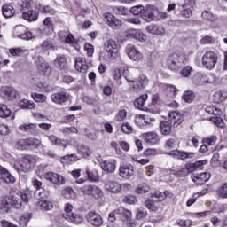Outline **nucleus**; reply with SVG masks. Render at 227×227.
I'll list each match as a JSON object with an SVG mask.
<instances>
[{
  "label": "nucleus",
  "instance_id": "obj_54",
  "mask_svg": "<svg viewBox=\"0 0 227 227\" xmlns=\"http://www.w3.org/2000/svg\"><path fill=\"white\" fill-rule=\"evenodd\" d=\"M29 219H31V214L27 213L23 215L20 218V225H21L22 227L24 226H27V223H29Z\"/></svg>",
  "mask_w": 227,
  "mask_h": 227
},
{
  "label": "nucleus",
  "instance_id": "obj_47",
  "mask_svg": "<svg viewBox=\"0 0 227 227\" xmlns=\"http://www.w3.org/2000/svg\"><path fill=\"white\" fill-rule=\"evenodd\" d=\"M144 12H145V7L143 5L133 6L130 9V13H132L133 15H141V17H143Z\"/></svg>",
  "mask_w": 227,
  "mask_h": 227
},
{
  "label": "nucleus",
  "instance_id": "obj_17",
  "mask_svg": "<svg viewBox=\"0 0 227 227\" xmlns=\"http://www.w3.org/2000/svg\"><path fill=\"white\" fill-rule=\"evenodd\" d=\"M44 176L47 180H49V182L55 184V185H63L65 184V177H63L61 175L53 172H48Z\"/></svg>",
  "mask_w": 227,
  "mask_h": 227
},
{
  "label": "nucleus",
  "instance_id": "obj_25",
  "mask_svg": "<svg viewBox=\"0 0 227 227\" xmlns=\"http://www.w3.org/2000/svg\"><path fill=\"white\" fill-rule=\"evenodd\" d=\"M22 17L25 20H27L28 22H35V20H38V12L33 9L22 11Z\"/></svg>",
  "mask_w": 227,
  "mask_h": 227
},
{
  "label": "nucleus",
  "instance_id": "obj_57",
  "mask_svg": "<svg viewBox=\"0 0 227 227\" xmlns=\"http://www.w3.org/2000/svg\"><path fill=\"white\" fill-rule=\"evenodd\" d=\"M215 39L210 35H206L200 40V43L202 45H207L208 43H215Z\"/></svg>",
  "mask_w": 227,
  "mask_h": 227
},
{
  "label": "nucleus",
  "instance_id": "obj_46",
  "mask_svg": "<svg viewBox=\"0 0 227 227\" xmlns=\"http://www.w3.org/2000/svg\"><path fill=\"white\" fill-rule=\"evenodd\" d=\"M19 129L23 132H33V130L36 129V124L35 123L23 124V125H20Z\"/></svg>",
  "mask_w": 227,
  "mask_h": 227
},
{
  "label": "nucleus",
  "instance_id": "obj_63",
  "mask_svg": "<svg viewBox=\"0 0 227 227\" xmlns=\"http://www.w3.org/2000/svg\"><path fill=\"white\" fill-rule=\"evenodd\" d=\"M122 201L124 203H128V205H135L137 200L136 197L134 196L127 195L126 197L123 198Z\"/></svg>",
  "mask_w": 227,
  "mask_h": 227
},
{
  "label": "nucleus",
  "instance_id": "obj_1",
  "mask_svg": "<svg viewBox=\"0 0 227 227\" xmlns=\"http://www.w3.org/2000/svg\"><path fill=\"white\" fill-rule=\"evenodd\" d=\"M22 203H29L27 194L24 192H11L9 195L1 201L0 209L8 213L10 207L19 209L22 207Z\"/></svg>",
  "mask_w": 227,
  "mask_h": 227
},
{
  "label": "nucleus",
  "instance_id": "obj_31",
  "mask_svg": "<svg viewBox=\"0 0 227 227\" xmlns=\"http://www.w3.org/2000/svg\"><path fill=\"white\" fill-rule=\"evenodd\" d=\"M100 166L105 173H114L116 171V164L114 162L102 161Z\"/></svg>",
  "mask_w": 227,
  "mask_h": 227
},
{
  "label": "nucleus",
  "instance_id": "obj_26",
  "mask_svg": "<svg viewBox=\"0 0 227 227\" xmlns=\"http://www.w3.org/2000/svg\"><path fill=\"white\" fill-rule=\"evenodd\" d=\"M42 31L44 35H51L54 31V21L50 17L44 19Z\"/></svg>",
  "mask_w": 227,
  "mask_h": 227
},
{
  "label": "nucleus",
  "instance_id": "obj_55",
  "mask_svg": "<svg viewBox=\"0 0 227 227\" xmlns=\"http://www.w3.org/2000/svg\"><path fill=\"white\" fill-rule=\"evenodd\" d=\"M123 77H125L126 81H128V82H131V86H134V83L136 82V78H134L132 76V74H130V72L129 71V69L124 70L123 72Z\"/></svg>",
  "mask_w": 227,
  "mask_h": 227
},
{
  "label": "nucleus",
  "instance_id": "obj_22",
  "mask_svg": "<svg viewBox=\"0 0 227 227\" xmlns=\"http://www.w3.org/2000/svg\"><path fill=\"white\" fill-rule=\"evenodd\" d=\"M53 65L56 68L59 70H67L68 67V62L67 61V56L57 55L56 59L53 60Z\"/></svg>",
  "mask_w": 227,
  "mask_h": 227
},
{
  "label": "nucleus",
  "instance_id": "obj_40",
  "mask_svg": "<svg viewBox=\"0 0 227 227\" xmlns=\"http://www.w3.org/2000/svg\"><path fill=\"white\" fill-rule=\"evenodd\" d=\"M204 109L207 114H214V116H221L223 114V111L219 108H215L214 106H206Z\"/></svg>",
  "mask_w": 227,
  "mask_h": 227
},
{
  "label": "nucleus",
  "instance_id": "obj_23",
  "mask_svg": "<svg viewBox=\"0 0 227 227\" xmlns=\"http://www.w3.org/2000/svg\"><path fill=\"white\" fill-rule=\"evenodd\" d=\"M157 12V7H155L154 5H146L145 7H144L143 18L145 19V20H153Z\"/></svg>",
  "mask_w": 227,
  "mask_h": 227
},
{
  "label": "nucleus",
  "instance_id": "obj_43",
  "mask_svg": "<svg viewBox=\"0 0 227 227\" xmlns=\"http://www.w3.org/2000/svg\"><path fill=\"white\" fill-rule=\"evenodd\" d=\"M86 175L90 182H98L100 176L97 171H91L90 168L86 169Z\"/></svg>",
  "mask_w": 227,
  "mask_h": 227
},
{
  "label": "nucleus",
  "instance_id": "obj_21",
  "mask_svg": "<svg viewBox=\"0 0 227 227\" xmlns=\"http://www.w3.org/2000/svg\"><path fill=\"white\" fill-rule=\"evenodd\" d=\"M143 137L147 145H159L160 143V137L153 131L144 133Z\"/></svg>",
  "mask_w": 227,
  "mask_h": 227
},
{
  "label": "nucleus",
  "instance_id": "obj_27",
  "mask_svg": "<svg viewBox=\"0 0 227 227\" xmlns=\"http://www.w3.org/2000/svg\"><path fill=\"white\" fill-rule=\"evenodd\" d=\"M146 84H148V78L143 75L140 76V79L137 84H129L132 87L133 91H141V90H145Z\"/></svg>",
  "mask_w": 227,
  "mask_h": 227
},
{
  "label": "nucleus",
  "instance_id": "obj_48",
  "mask_svg": "<svg viewBox=\"0 0 227 227\" xmlns=\"http://www.w3.org/2000/svg\"><path fill=\"white\" fill-rule=\"evenodd\" d=\"M148 215V212L145 208L137 209L136 219L137 221H143Z\"/></svg>",
  "mask_w": 227,
  "mask_h": 227
},
{
  "label": "nucleus",
  "instance_id": "obj_16",
  "mask_svg": "<svg viewBox=\"0 0 227 227\" xmlns=\"http://www.w3.org/2000/svg\"><path fill=\"white\" fill-rule=\"evenodd\" d=\"M119 175L120 176H121V178H125L126 180H129V178H131V176H134V166H132L131 164H129V165H123L120 167Z\"/></svg>",
  "mask_w": 227,
  "mask_h": 227
},
{
  "label": "nucleus",
  "instance_id": "obj_61",
  "mask_svg": "<svg viewBox=\"0 0 227 227\" xmlns=\"http://www.w3.org/2000/svg\"><path fill=\"white\" fill-rule=\"evenodd\" d=\"M127 118V111L126 110H121L118 112V114L115 116V120L117 121H123Z\"/></svg>",
  "mask_w": 227,
  "mask_h": 227
},
{
  "label": "nucleus",
  "instance_id": "obj_15",
  "mask_svg": "<svg viewBox=\"0 0 227 227\" xmlns=\"http://www.w3.org/2000/svg\"><path fill=\"white\" fill-rule=\"evenodd\" d=\"M68 98H70V96L66 91H59L57 93H54L51 96V99L54 104H65V102H68Z\"/></svg>",
  "mask_w": 227,
  "mask_h": 227
},
{
  "label": "nucleus",
  "instance_id": "obj_28",
  "mask_svg": "<svg viewBox=\"0 0 227 227\" xmlns=\"http://www.w3.org/2000/svg\"><path fill=\"white\" fill-rule=\"evenodd\" d=\"M152 121H155V119L150 118L149 116L145 117L143 115H137L135 117V123L138 127H143V125H145V123L146 125H150V123H152Z\"/></svg>",
  "mask_w": 227,
  "mask_h": 227
},
{
  "label": "nucleus",
  "instance_id": "obj_35",
  "mask_svg": "<svg viewBox=\"0 0 227 227\" xmlns=\"http://www.w3.org/2000/svg\"><path fill=\"white\" fill-rule=\"evenodd\" d=\"M171 123L168 121H163L160 123V132L163 136H169L171 134Z\"/></svg>",
  "mask_w": 227,
  "mask_h": 227
},
{
  "label": "nucleus",
  "instance_id": "obj_53",
  "mask_svg": "<svg viewBox=\"0 0 227 227\" xmlns=\"http://www.w3.org/2000/svg\"><path fill=\"white\" fill-rule=\"evenodd\" d=\"M145 207L149 210H152V212H157V210H159V207H157V205H155L153 200H145Z\"/></svg>",
  "mask_w": 227,
  "mask_h": 227
},
{
  "label": "nucleus",
  "instance_id": "obj_9",
  "mask_svg": "<svg viewBox=\"0 0 227 227\" xmlns=\"http://www.w3.org/2000/svg\"><path fill=\"white\" fill-rule=\"evenodd\" d=\"M35 164H36V158L35 156L27 155L23 157V159L20 163V166L21 168V170L24 171V173H27L28 171H31L33 168H35Z\"/></svg>",
  "mask_w": 227,
  "mask_h": 227
},
{
  "label": "nucleus",
  "instance_id": "obj_10",
  "mask_svg": "<svg viewBox=\"0 0 227 227\" xmlns=\"http://www.w3.org/2000/svg\"><path fill=\"white\" fill-rule=\"evenodd\" d=\"M105 51L109 54L111 59H116L120 54L118 53V44L114 40H108L105 43Z\"/></svg>",
  "mask_w": 227,
  "mask_h": 227
},
{
  "label": "nucleus",
  "instance_id": "obj_12",
  "mask_svg": "<svg viewBox=\"0 0 227 227\" xmlns=\"http://www.w3.org/2000/svg\"><path fill=\"white\" fill-rule=\"evenodd\" d=\"M126 52L130 59L133 61H139L143 59V53L137 49L133 44H128L126 47Z\"/></svg>",
  "mask_w": 227,
  "mask_h": 227
},
{
  "label": "nucleus",
  "instance_id": "obj_58",
  "mask_svg": "<svg viewBox=\"0 0 227 227\" xmlns=\"http://www.w3.org/2000/svg\"><path fill=\"white\" fill-rule=\"evenodd\" d=\"M41 47L43 51H49L50 49H54V44L51 40H46L41 44Z\"/></svg>",
  "mask_w": 227,
  "mask_h": 227
},
{
  "label": "nucleus",
  "instance_id": "obj_4",
  "mask_svg": "<svg viewBox=\"0 0 227 227\" xmlns=\"http://www.w3.org/2000/svg\"><path fill=\"white\" fill-rule=\"evenodd\" d=\"M72 210H74V206H72V204H66L65 214L62 215V217L74 224H80V223H82V216H81V215L72 213Z\"/></svg>",
  "mask_w": 227,
  "mask_h": 227
},
{
  "label": "nucleus",
  "instance_id": "obj_6",
  "mask_svg": "<svg viewBox=\"0 0 227 227\" xmlns=\"http://www.w3.org/2000/svg\"><path fill=\"white\" fill-rule=\"evenodd\" d=\"M115 214L122 219L128 227H135L136 221L132 220V212L125 207H119L115 210Z\"/></svg>",
  "mask_w": 227,
  "mask_h": 227
},
{
  "label": "nucleus",
  "instance_id": "obj_52",
  "mask_svg": "<svg viewBox=\"0 0 227 227\" xmlns=\"http://www.w3.org/2000/svg\"><path fill=\"white\" fill-rule=\"evenodd\" d=\"M92 189H93V185L85 184L80 188V191L83 194V196H90Z\"/></svg>",
  "mask_w": 227,
  "mask_h": 227
},
{
  "label": "nucleus",
  "instance_id": "obj_5",
  "mask_svg": "<svg viewBox=\"0 0 227 227\" xmlns=\"http://www.w3.org/2000/svg\"><path fill=\"white\" fill-rule=\"evenodd\" d=\"M12 35L16 38H21V40H33V38H35L33 32L27 30V28L22 25L16 26L13 28Z\"/></svg>",
  "mask_w": 227,
  "mask_h": 227
},
{
  "label": "nucleus",
  "instance_id": "obj_42",
  "mask_svg": "<svg viewBox=\"0 0 227 227\" xmlns=\"http://www.w3.org/2000/svg\"><path fill=\"white\" fill-rule=\"evenodd\" d=\"M12 115V110L6 105H0V118H8Z\"/></svg>",
  "mask_w": 227,
  "mask_h": 227
},
{
  "label": "nucleus",
  "instance_id": "obj_24",
  "mask_svg": "<svg viewBox=\"0 0 227 227\" xmlns=\"http://www.w3.org/2000/svg\"><path fill=\"white\" fill-rule=\"evenodd\" d=\"M146 31L151 33V35H156V36H162V35H166L164 27L159 25L151 24L146 27Z\"/></svg>",
  "mask_w": 227,
  "mask_h": 227
},
{
  "label": "nucleus",
  "instance_id": "obj_37",
  "mask_svg": "<svg viewBox=\"0 0 227 227\" xmlns=\"http://www.w3.org/2000/svg\"><path fill=\"white\" fill-rule=\"evenodd\" d=\"M148 99V94H143L139 98H137L134 103L135 107L137 109H140L141 111H144L145 109V102Z\"/></svg>",
  "mask_w": 227,
  "mask_h": 227
},
{
  "label": "nucleus",
  "instance_id": "obj_36",
  "mask_svg": "<svg viewBox=\"0 0 227 227\" xmlns=\"http://www.w3.org/2000/svg\"><path fill=\"white\" fill-rule=\"evenodd\" d=\"M37 207H39V208L43 210V212H49L50 210H52V208H54V205H52V202L49 200H39L37 203Z\"/></svg>",
  "mask_w": 227,
  "mask_h": 227
},
{
  "label": "nucleus",
  "instance_id": "obj_59",
  "mask_svg": "<svg viewBox=\"0 0 227 227\" xmlns=\"http://www.w3.org/2000/svg\"><path fill=\"white\" fill-rule=\"evenodd\" d=\"M176 224H177V226H184V227H191L192 226V221L187 219V220H178Z\"/></svg>",
  "mask_w": 227,
  "mask_h": 227
},
{
  "label": "nucleus",
  "instance_id": "obj_11",
  "mask_svg": "<svg viewBox=\"0 0 227 227\" xmlns=\"http://www.w3.org/2000/svg\"><path fill=\"white\" fill-rule=\"evenodd\" d=\"M85 218L87 219L88 223L90 224H92V226H102L104 220H102V216L100 214L95 212V211H90L86 215Z\"/></svg>",
  "mask_w": 227,
  "mask_h": 227
},
{
  "label": "nucleus",
  "instance_id": "obj_14",
  "mask_svg": "<svg viewBox=\"0 0 227 227\" xmlns=\"http://www.w3.org/2000/svg\"><path fill=\"white\" fill-rule=\"evenodd\" d=\"M202 19L210 22L213 29H219L221 27V24L217 21V17L208 11L202 12Z\"/></svg>",
  "mask_w": 227,
  "mask_h": 227
},
{
  "label": "nucleus",
  "instance_id": "obj_3",
  "mask_svg": "<svg viewBox=\"0 0 227 227\" xmlns=\"http://www.w3.org/2000/svg\"><path fill=\"white\" fill-rule=\"evenodd\" d=\"M217 53L212 51H207L201 58L202 67H204V68L207 70H214L215 64L217 63Z\"/></svg>",
  "mask_w": 227,
  "mask_h": 227
},
{
  "label": "nucleus",
  "instance_id": "obj_60",
  "mask_svg": "<svg viewBox=\"0 0 227 227\" xmlns=\"http://www.w3.org/2000/svg\"><path fill=\"white\" fill-rule=\"evenodd\" d=\"M165 146L166 148H168V150H171L172 148H176V140L175 138H170L167 140L165 143Z\"/></svg>",
  "mask_w": 227,
  "mask_h": 227
},
{
  "label": "nucleus",
  "instance_id": "obj_32",
  "mask_svg": "<svg viewBox=\"0 0 227 227\" xmlns=\"http://www.w3.org/2000/svg\"><path fill=\"white\" fill-rule=\"evenodd\" d=\"M208 180H210V173L208 172L201 173L193 178V182L198 185L206 184V182H208Z\"/></svg>",
  "mask_w": 227,
  "mask_h": 227
},
{
  "label": "nucleus",
  "instance_id": "obj_33",
  "mask_svg": "<svg viewBox=\"0 0 227 227\" xmlns=\"http://www.w3.org/2000/svg\"><path fill=\"white\" fill-rule=\"evenodd\" d=\"M2 13L5 19H12L15 15V9L10 4H5L2 7Z\"/></svg>",
  "mask_w": 227,
  "mask_h": 227
},
{
  "label": "nucleus",
  "instance_id": "obj_30",
  "mask_svg": "<svg viewBox=\"0 0 227 227\" xmlns=\"http://www.w3.org/2000/svg\"><path fill=\"white\" fill-rule=\"evenodd\" d=\"M162 90L168 98H175V96L176 95V87H175V85L164 84Z\"/></svg>",
  "mask_w": 227,
  "mask_h": 227
},
{
  "label": "nucleus",
  "instance_id": "obj_13",
  "mask_svg": "<svg viewBox=\"0 0 227 227\" xmlns=\"http://www.w3.org/2000/svg\"><path fill=\"white\" fill-rule=\"evenodd\" d=\"M168 120L170 125L176 129L184 121V114L178 112H169Z\"/></svg>",
  "mask_w": 227,
  "mask_h": 227
},
{
  "label": "nucleus",
  "instance_id": "obj_39",
  "mask_svg": "<svg viewBox=\"0 0 227 227\" xmlns=\"http://www.w3.org/2000/svg\"><path fill=\"white\" fill-rule=\"evenodd\" d=\"M210 121L216 125V127H219V129H224L226 127V124L224 123V120L221 118V115H215L214 117L210 118Z\"/></svg>",
  "mask_w": 227,
  "mask_h": 227
},
{
  "label": "nucleus",
  "instance_id": "obj_34",
  "mask_svg": "<svg viewBox=\"0 0 227 227\" xmlns=\"http://www.w3.org/2000/svg\"><path fill=\"white\" fill-rule=\"evenodd\" d=\"M227 98V91L226 90H219L216 91L213 96V100L215 104H221V102H224Z\"/></svg>",
  "mask_w": 227,
  "mask_h": 227
},
{
  "label": "nucleus",
  "instance_id": "obj_8",
  "mask_svg": "<svg viewBox=\"0 0 227 227\" xmlns=\"http://www.w3.org/2000/svg\"><path fill=\"white\" fill-rule=\"evenodd\" d=\"M90 67H91V60L82 57H77L75 59L74 68L77 70V72L86 74Z\"/></svg>",
  "mask_w": 227,
  "mask_h": 227
},
{
  "label": "nucleus",
  "instance_id": "obj_20",
  "mask_svg": "<svg viewBox=\"0 0 227 227\" xmlns=\"http://www.w3.org/2000/svg\"><path fill=\"white\" fill-rule=\"evenodd\" d=\"M0 180L5 184H15V176H13L8 169L0 165Z\"/></svg>",
  "mask_w": 227,
  "mask_h": 227
},
{
  "label": "nucleus",
  "instance_id": "obj_29",
  "mask_svg": "<svg viewBox=\"0 0 227 227\" xmlns=\"http://www.w3.org/2000/svg\"><path fill=\"white\" fill-rule=\"evenodd\" d=\"M74 146H75L77 153L82 155V157L86 158V157H90V155H91V150L90 149V147H88V145L80 144V145H74Z\"/></svg>",
  "mask_w": 227,
  "mask_h": 227
},
{
  "label": "nucleus",
  "instance_id": "obj_41",
  "mask_svg": "<svg viewBox=\"0 0 227 227\" xmlns=\"http://www.w3.org/2000/svg\"><path fill=\"white\" fill-rule=\"evenodd\" d=\"M20 107L21 109H35L36 104L27 99H23L20 102Z\"/></svg>",
  "mask_w": 227,
  "mask_h": 227
},
{
  "label": "nucleus",
  "instance_id": "obj_50",
  "mask_svg": "<svg viewBox=\"0 0 227 227\" xmlns=\"http://www.w3.org/2000/svg\"><path fill=\"white\" fill-rule=\"evenodd\" d=\"M31 97L35 100V102H38L41 104L47 100V96H45L43 94L32 93Z\"/></svg>",
  "mask_w": 227,
  "mask_h": 227
},
{
  "label": "nucleus",
  "instance_id": "obj_38",
  "mask_svg": "<svg viewBox=\"0 0 227 227\" xmlns=\"http://www.w3.org/2000/svg\"><path fill=\"white\" fill-rule=\"evenodd\" d=\"M2 91L4 93L5 97L9 100H13V98H17V90H15V89H13V87L3 88Z\"/></svg>",
  "mask_w": 227,
  "mask_h": 227
},
{
  "label": "nucleus",
  "instance_id": "obj_7",
  "mask_svg": "<svg viewBox=\"0 0 227 227\" xmlns=\"http://www.w3.org/2000/svg\"><path fill=\"white\" fill-rule=\"evenodd\" d=\"M42 145V141L38 140V138H27L20 139L16 144V148L18 150H26L27 146H35V148H38Z\"/></svg>",
  "mask_w": 227,
  "mask_h": 227
},
{
  "label": "nucleus",
  "instance_id": "obj_62",
  "mask_svg": "<svg viewBox=\"0 0 227 227\" xmlns=\"http://www.w3.org/2000/svg\"><path fill=\"white\" fill-rule=\"evenodd\" d=\"M148 191H150V186H148L146 184H143L142 186H138L136 189L137 194H145V192H148Z\"/></svg>",
  "mask_w": 227,
  "mask_h": 227
},
{
  "label": "nucleus",
  "instance_id": "obj_2",
  "mask_svg": "<svg viewBox=\"0 0 227 227\" xmlns=\"http://www.w3.org/2000/svg\"><path fill=\"white\" fill-rule=\"evenodd\" d=\"M167 63L170 70H178V68H182L187 63V60L184 53L175 52L168 56Z\"/></svg>",
  "mask_w": 227,
  "mask_h": 227
},
{
  "label": "nucleus",
  "instance_id": "obj_44",
  "mask_svg": "<svg viewBox=\"0 0 227 227\" xmlns=\"http://www.w3.org/2000/svg\"><path fill=\"white\" fill-rule=\"evenodd\" d=\"M90 196H92V198H95L96 200H100V198L104 196V192L100 188H98V186L92 185Z\"/></svg>",
  "mask_w": 227,
  "mask_h": 227
},
{
  "label": "nucleus",
  "instance_id": "obj_18",
  "mask_svg": "<svg viewBox=\"0 0 227 227\" xmlns=\"http://www.w3.org/2000/svg\"><path fill=\"white\" fill-rule=\"evenodd\" d=\"M104 20L105 22H107L108 26L112 27V29H118V27H121V20L116 19V17L111 13H106Z\"/></svg>",
  "mask_w": 227,
  "mask_h": 227
},
{
  "label": "nucleus",
  "instance_id": "obj_45",
  "mask_svg": "<svg viewBox=\"0 0 227 227\" xmlns=\"http://www.w3.org/2000/svg\"><path fill=\"white\" fill-rule=\"evenodd\" d=\"M217 194L219 198H222V200L227 199V183H224L218 188Z\"/></svg>",
  "mask_w": 227,
  "mask_h": 227
},
{
  "label": "nucleus",
  "instance_id": "obj_49",
  "mask_svg": "<svg viewBox=\"0 0 227 227\" xmlns=\"http://www.w3.org/2000/svg\"><path fill=\"white\" fill-rule=\"evenodd\" d=\"M183 100H184V102H187L188 104H191V102H192V100H194V92L188 90L185 91L182 97Z\"/></svg>",
  "mask_w": 227,
  "mask_h": 227
},
{
  "label": "nucleus",
  "instance_id": "obj_19",
  "mask_svg": "<svg viewBox=\"0 0 227 227\" xmlns=\"http://www.w3.org/2000/svg\"><path fill=\"white\" fill-rule=\"evenodd\" d=\"M106 191L116 194L121 191V184L116 181L107 180L105 184Z\"/></svg>",
  "mask_w": 227,
  "mask_h": 227
},
{
  "label": "nucleus",
  "instance_id": "obj_64",
  "mask_svg": "<svg viewBox=\"0 0 227 227\" xmlns=\"http://www.w3.org/2000/svg\"><path fill=\"white\" fill-rule=\"evenodd\" d=\"M121 130L124 134H132V126L129 122L123 123L121 126Z\"/></svg>",
  "mask_w": 227,
  "mask_h": 227
},
{
  "label": "nucleus",
  "instance_id": "obj_56",
  "mask_svg": "<svg viewBox=\"0 0 227 227\" xmlns=\"http://www.w3.org/2000/svg\"><path fill=\"white\" fill-rule=\"evenodd\" d=\"M171 155H176L177 159H181V160H185V159H187L186 152L180 150L173 151V153H171Z\"/></svg>",
  "mask_w": 227,
  "mask_h": 227
},
{
  "label": "nucleus",
  "instance_id": "obj_51",
  "mask_svg": "<svg viewBox=\"0 0 227 227\" xmlns=\"http://www.w3.org/2000/svg\"><path fill=\"white\" fill-rule=\"evenodd\" d=\"M9 52L11 56L20 57L24 56L26 51L22 50L21 48H12L9 50Z\"/></svg>",
  "mask_w": 227,
  "mask_h": 227
}]
</instances>
